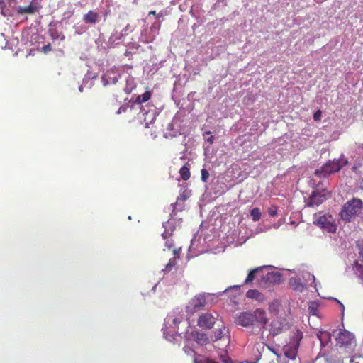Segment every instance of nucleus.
I'll return each instance as SVG.
<instances>
[{
	"mask_svg": "<svg viewBox=\"0 0 363 363\" xmlns=\"http://www.w3.org/2000/svg\"><path fill=\"white\" fill-rule=\"evenodd\" d=\"M99 15L96 11L90 10L83 16V21L86 23L94 24L98 22Z\"/></svg>",
	"mask_w": 363,
	"mask_h": 363,
	"instance_id": "4468645a",
	"label": "nucleus"
},
{
	"mask_svg": "<svg viewBox=\"0 0 363 363\" xmlns=\"http://www.w3.org/2000/svg\"><path fill=\"white\" fill-rule=\"evenodd\" d=\"M165 12L164 11H160L157 14V18H160V17H162L164 15Z\"/></svg>",
	"mask_w": 363,
	"mask_h": 363,
	"instance_id": "58836bf2",
	"label": "nucleus"
},
{
	"mask_svg": "<svg viewBox=\"0 0 363 363\" xmlns=\"http://www.w3.org/2000/svg\"><path fill=\"white\" fill-rule=\"evenodd\" d=\"M42 50L43 52L45 53H47L50 51L52 50V46H51V44L50 43H48L47 45H45L43 48H42Z\"/></svg>",
	"mask_w": 363,
	"mask_h": 363,
	"instance_id": "473e14b6",
	"label": "nucleus"
},
{
	"mask_svg": "<svg viewBox=\"0 0 363 363\" xmlns=\"http://www.w3.org/2000/svg\"><path fill=\"white\" fill-rule=\"evenodd\" d=\"M250 215L253 221H258L261 218V211L259 208H254L250 211Z\"/></svg>",
	"mask_w": 363,
	"mask_h": 363,
	"instance_id": "5701e85b",
	"label": "nucleus"
},
{
	"mask_svg": "<svg viewBox=\"0 0 363 363\" xmlns=\"http://www.w3.org/2000/svg\"><path fill=\"white\" fill-rule=\"evenodd\" d=\"M192 337L194 340L201 345H206L208 342V338L203 333L196 332L192 333Z\"/></svg>",
	"mask_w": 363,
	"mask_h": 363,
	"instance_id": "f3484780",
	"label": "nucleus"
},
{
	"mask_svg": "<svg viewBox=\"0 0 363 363\" xmlns=\"http://www.w3.org/2000/svg\"><path fill=\"white\" fill-rule=\"evenodd\" d=\"M209 177V173L206 169H203L201 170V179L206 182Z\"/></svg>",
	"mask_w": 363,
	"mask_h": 363,
	"instance_id": "c85d7f7f",
	"label": "nucleus"
},
{
	"mask_svg": "<svg viewBox=\"0 0 363 363\" xmlns=\"http://www.w3.org/2000/svg\"><path fill=\"white\" fill-rule=\"evenodd\" d=\"M157 14L156 13V11H151L149 12V15H153V16H155L157 17Z\"/></svg>",
	"mask_w": 363,
	"mask_h": 363,
	"instance_id": "a19ab883",
	"label": "nucleus"
},
{
	"mask_svg": "<svg viewBox=\"0 0 363 363\" xmlns=\"http://www.w3.org/2000/svg\"><path fill=\"white\" fill-rule=\"evenodd\" d=\"M321 116H322L321 111L320 110H318L313 114V119L315 121H319V120H320Z\"/></svg>",
	"mask_w": 363,
	"mask_h": 363,
	"instance_id": "72a5a7b5",
	"label": "nucleus"
},
{
	"mask_svg": "<svg viewBox=\"0 0 363 363\" xmlns=\"http://www.w3.org/2000/svg\"><path fill=\"white\" fill-rule=\"evenodd\" d=\"M183 317L179 311H174L169 313L164 320V326L163 333L164 337L171 341L174 340L177 334L179 324L182 321Z\"/></svg>",
	"mask_w": 363,
	"mask_h": 363,
	"instance_id": "f03ea898",
	"label": "nucleus"
},
{
	"mask_svg": "<svg viewBox=\"0 0 363 363\" xmlns=\"http://www.w3.org/2000/svg\"><path fill=\"white\" fill-rule=\"evenodd\" d=\"M162 235L164 239H168L172 235V233L164 230Z\"/></svg>",
	"mask_w": 363,
	"mask_h": 363,
	"instance_id": "f704fd0d",
	"label": "nucleus"
},
{
	"mask_svg": "<svg viewBox=\"0 0 363 363\" xmlns=\"http://www.w3.org/2000/svg\"><path fill=\"white\" fill-rule=\"evenodd\" d=\"M284 329V325L278 320L272 321L270 328V333L273 335H277L280 334Z\"/></svg>",
	"mask_w": 363,
	"mask_h": 363,
	"instance_id": "dca6fc26",
	"label": "nucleus"
},
{
	"mask_svg": "<svg viewBox=\"0 0 363 363\" xmlns=\"http://www.w3.org/2000/svg\"><path fill=\"white\" fill-rule=\"evenodd\" d=\"M302 338H303L302 332L300 331L299 330H297L294 335V340L296 342V344L299 345V342L301 340Z\"/></svg>",
	"mask_w": 363,
	"mask_h": 363,
	"instance_id": "cd10ccee",
	"label": "nucleus"
},
{
	"mask_svg": "<svg viewBox=\"0 0 363 363\" xmlns=\"http://www.w3.org/2000/svg\"><path fill=\"white\" fill-rule=\"evenodd\" d=\"M317 337L320 342L321 346H325L330 341V334L327 331H319Z\"/></svg>",
	"mask_w": 363,
	"mask_h": 363,
	"instance_id": "a211bd4d",
	"label": "nucleus"
},
{
	"mask_svg": "<svg viewBox=\"0 0 363 363\" xmlns=\"http://www.w3.org/2000/svg\"><path fill=\"white\" fill-rule=\"evenodd\" d=\"M213 140H214V137L213 136H211L209 138H208L207 141L210 143V144H212L213 143Z\"/></svg>",
	"mask_w": 363,
	"mask_h": 363,
	"instance_id": "ea45409f",
	"label": "nucleus"
},
{
	"mask_svg": "<svg viewBox=\"0 0 363 363\" xmlns=\"http://www.w3.org/2000/svg\"><path fill=\"white\" fill-rule=\"evenodd\" d=\"M328 199L325 194L318 191H313L308 199L306 206L315 207L318 206Z\"/></svg>",
	"mask_w": 363,
	"mask_h": 363,
	"instance_id": "9d476101",
	"label": "nucleus"
},
{
	"mask_svg": "<svg viewBox=\"0 0 363 363\" xmlns=\"http://www.w3.org/2000/svg\"><path fill=\"white\" fill-rule=\"evenodd\" d=\"M179 174H180L182 179L184 181H187L191 177L189 167L187 165L183 166L179 170Z\"/></svg>",
	"mask_w": 363,
	"mask_h": 363,
	"instance_id": "aec40b11",
	"label": "nucleus"
},
{
	"mask_svg": "<svg viewBox=\"0 0 363 363\" xmlns=\"http://www.w3.org/2000/svg\"><path fill=\"white\" fill-rule=\"evenodd\" d=\"M298 347V344L284 347V358L281 363H301L300 359L297 357Z\"/></svg>",
	"mask_w": 363,
	"mask_h": 363,
	"instance_id": "423d86ee",
	"label": "nucleus"
},
{
	"mask_svg": "<svg viewBox=\"0 0 363 363\" xmlns=\"http://www.w3.org/2000/svg\"><path fill=\"white\" fill-rule=\"evenodd\" d=\"M272 351L273 352V353H274L278 357H279L280 356L276 353V352L274 350H272Z\"/></svg>",
	"mask_w": 363,
	"mask_h": 363,
	"instance_id": "79ce46f5",
	"label": "nucleus"
},
{
	"mask_svg": "<svg viewBox=\"0 0 363 363\" xmlns=\"http://www.w3.org/2000/svg\"><path fill=\"white\" fill-rule=\"evenodd\" d=\"M215 335V340H216L221 339L223 337V331L221 329L216 330L215 331V335Z\"/></svg>",
	"mask_w": 363,
	"mask_h": 363,
	"instance_id": "7c9ffc66",
	"label": "nucleus"
},
{
	"mask_svg": "<svg viewBox=\"0 0 363 363\" xmlns=\"http://www.w3.org/2000/svg\"><path fill=\"white\" fill-rule=\"evenodd\" d=\"M274 277H275L274 274H273V273H268L267 274V280H270V279H273Z\"/></svg>",
	"mask_w": 363,
	"mask_h": 363,
	"instance_id": "e433bc0d",
	"label": "nucleus"
},
{
	"mask_svg": "<svg viewBox=\"0 0 363 363\" xmlns=\"http://www.w3.org/2000/svg\"><path fill=\"white\" fill-rule=\"evenodd\" d=\"M4 5H5L4 1L3 0H0V8H1V14H2L3 16H6V14L4 13V10H3V6H4Z\"/></svg>",
	"mask_w": 363,
	"mask_h": 363,
	"instance_id": "c9c22d12",
	"label": "nucleus"
},
{
	"mask_svg": "<svg viewBox=\"0 0 363 363\" xmlns=\"http://www.w3.org/2000/svg\"><path fill=\"white\" fill-rule=\"evenodd\" d=\"M290 286L296 290H299L303 288V285L300 281L299 279L297 278H291L289 279Z\"/></svg>",
	"mask_w": 363,
	"mask_h": 363,
	"instance_id": "4be33fe9",
	"label": "nucleus"
},
{
	"mask_svg": "<svg viewBox=\"0 0 363 363\" xmlns=\"http://www.w3.org/2000/svg\"><path fill=\"white\" fill-rule=\"evenodd\" d=\"M264 267H259L250 270V272L248 273L246 279L245 280V284H249L252 283V281L255 279L256 274H257L259 272H261Z\"/></svg>",
	"mask_w": 363,
	"mask_h": 363,
	"instance_id": "6ab92c4d",
	"label": "nucleus"
},
{
	"mask_svg": "<svg viewBox=\"0 0 363 363\" xmlns=\"http://www.w3.org/2000/svg\"><path fill=\"white\" fill-rule=\"evenodd\" d=\"M354 338V336L352 333L347 330L340 331L336 338L337 345H339L340 347H347L351 345Z\"/></svg>",
	"mask_w": 363,
	"mask_h": 363,
	"instance_id": "1a4fd4ad",
	"label": "nucleus"
},
{
	"mask_svg": "<svg viewBox=\"0 0 363 363\" xmlns=\"http://www.w3.org/2000/svg\"><path fill=\"white\" fill-rule=\"evenodd\" d=\"M184 352L188 354V355H191V354H195V352L193 349H191L190 347H187V346H185L184 348H183Z\"/></svg>",
	"mask_w": 363,
	"mask_h": 363,
	"instance_id": "2f4dec72",
	"label": "nucleus"
},
{
	"mask_svg": "<svg viewBox=\"0 0 363 363\" xmlns=\"http://www.w3.org/2000/svg\"><path fill=\"white\" fill-rule=\"evenodd\" d=\"M177 265V257L174 256V257L171 258L169 260V262L167 264L165 267V271L169 272L171 271L175 266Z\"/></svg>",
	"mask_w": 363,
	"mask_h": 363,
	"instance_id": "393cba45",
	"label": "nucleus"
},
{
	"mask_svg": "<svg viewBox=\"0 0 363 363\" xmlns=\"http://www.w3.org/2000/svg\"><path fill=\"white\" fill-rule=\"evenodd\" d=\"M166 246L168 247V248H172V247L173 246V243H172V240H167L166 242Z\"/></svg>",
	"mask_w": 363,
	"mask_h": 363,
	"instance_id": "4c0bfd02",
	"label": "nucleus"
},
{
	"mask_svg": "<svg viewBox=\"0 0 363 363\" xmlns=\"http://www.w3.org/2000/svg\"><path fill=\"white\" fill-rule=\"evenodd\" d=\"M50 35L52 40H56L60 38V40H65L64 35L59 33L56 29H50Z\"/></svg>",
	"mask_w": 363,
	"mask_h": 363,
	"instance_id": "b1692460",
	"label": "nucleus"
},
{
	"mask_svg": "<svg viewBox=\"0 0 363 363\" xmlns=\"http://www.w3.org/2000/svg\"><path fill=\"white\" fill-rule=\"evenodd\" d=\"M38 6L35 4H30L27 6H19L17 9V12L19 14L29 13L33 14L38 11Z\"/></svg>",
	"mask_w": 363,
	"mask_h": 363,
	"instance_id": "2eb2a0df",
	"label": "nucleus"
},
{
	"mask_svg": "<svg viewBox=\"0 0 363 363\" xmlns=\"http://www.w3.org/2000/svg\"><path fill=\"white\" fill-rule=\"evenodd\" d=\"M347 163V161L340 163L338 160H333L329 161L326 164H325L322 169H321V173L323 176H325L327 174H330L332 173L337 172L340 171V169Z\"/></svg>",
	"mask_w": 363,
	"mask_h": 363,
	"instance_id": "6e6552de",
	"label": "nucleus"
},
{
	"mask_svg": "<svg viewBox=\"0 0 363 363\" xmlns=\"http://www.w3.org/2000/svg\"><path fill=\"white\" fill-rule=\"evenodd\" d=\"M194 363H217L211 359L205 358L201 356L195 357Z\"/></svg>",
	"mask_w": 363,
	"mask_h": 363,
	"instance_id": "a878e982",
	"label": "nucleus"
},
{
	"mask_svg": "<svg viewBox=\"0 0 363 363\" xmlns=\"http://www.w3.org/2000/svg\"><path fill=\"white\" fill-rule=\"evenodd\" d=\"M216 319L217 317L211 313H202L198 319L197 325L202 328L211 329L213 327Z\"/></svg>",
	"mask_w": 363,
	"mask_h": 363,
	"instance_id": "0eeeda50",
	"label": "nucleus"
},
{
	"mask_svg": "<svg viewBox=\"0 0 363 363\" xmlns=\"http://www.w3.org/2000/svg\"><path fill=\"white\" fill-rule=\"evenodd\" d=\"M267 321L266 311L259 308L253 312L239 313L235 317V324L242 327L253 326L258 323L265 325Z\"/></svg>",
	"mask_w": 363,
	"mask_h": 363,
	"instance_id": "f257e3e1",
	"label": "nucleus"
},
{
	"mask_svg": "<svg viewBox=\"0 0 363 363\" xmlns=\"http://www.w3.org/2000/svg\"><path fill=\"white\" fill-rule=\"evenodd\" d=\"M357 246L359 250V257L363 262V240H358L357 242Z\"/></svg>",
	"mask_w": 363,
	"mask_h": 363,
	"instance_id": "bb28decb",
	"label": "nucleus"
},
{
	"mask_svg": "<svg viewBox=\"0 0 363 363\" xmlns=\"http://www.w3.org/2000/svg\"><path fill=\"white\" fill-rule=\"evenodd\" d=\"M151 98V93L150 91H145L141 95H138L136 99L138 104H142L147 101Z\"/></svg>",
	"mask_w": 363,
	"mask_h": 363,
	"instance_id": "412c9836",
	"label": "nucleus"
},
{
	"mask_svg": "<svg viewBox=\"0 0 363 363\" xmlns=\"http://www.w3.org/2000/svg\"><path fill=\"white\" fill-rule=\"evenodd\" d=\"M362 204V201L357 198L347 201L340 211L341 218L345 221H350L361 211Z\"/></svg>",
	"mask_w": 363,
	"mask_h": 363,
	"instance_id": "7ed1b4c3",
	"label": "nucleus"
},
{
	"mask_svg": "<svg viewBox=\"0 0 363 363\" xmlns=\"http://www.w3.org/2000/svg\"><path fill=\"white\" fill-rule=\"evenodd\" d=\"M119 74L116 69H110L101 77V81L104 86L114 84L118 82Z\"/></svg>",
	"mask_w": 363,
	"mask_h": 363,
	"instance_id": "9b49d317",
	"label": "nucleus"
},
{
	"mask_svg": "<svg viewBox=\"0 0 363 363\" xmlns=\"http://www.w3.org/2000/svg\"><path fill=\"white\" fill-rule=\"evenodd\" d=\"M268 213L272 216H277V208L276 206H272L268 209Z\"/></svg>",
	"mask_w": 363,
	"mask_h": 363,
	"instance_id": "c756f323",
	"label": "nucleus"
},
{
	"mask_svg": "<svg viewBox=\"0 0 363 363\" xmlns=\"http://www.w3.org/2000/svg\"><path fill=\"white\" fill-rule=\"evenodd\" d=\"M173 252H174V255H176V253H177V250H173Z\"/></svg>",
	"mask_w": 363,
	"mask_h": 363,
	"instance_id": "c03bdc74",
	"label": "nucleus"
},
{
	"mask_svg": "<svg viewBox=\"0 0 363 363\" xmlns=\"http://www.w3.org/2000/svg\"><path fill=\"white\" fill-rule=\"evenodd\" d=\"M340 303V305H341V306L342 308V310H344V308H345L344 305L342 303Z\"/></svg>",
	"mask_w": 363,
	"mask_h": 363,
	"instance_id": "37998d69",
	"label": "nucleus"
},
{
	"mask_svg": "<svg viewBox=\"0 0 363 363\" xmlns=\"http://www.w3.org/2000/svg\"><path fill=\"white\" fill-rule=\"evenodd\" d=\"M326 363H344L340 352L337 350H331L324 355Z\"/></svg>",
	"mask_w": 363,
	"mask_h": 363,
	"instance_id": "f8f14e48",
	"label": "nucleus"
},
{
	"mask_svg": "<svg viewBox=\"0 0 363 363\" xmlns=\"http://www.w3.org/2000/svg\"><path fill=\"white\" fill-rule=\"evenodd\" d=\"M361 147L363 149V144L361 145Z\"/></svg>",
	"mask_w": 363,
	"mask_h": 363,
	"instance_id": "a18cd8bd",
	"label": "nucleus"
},
{
	"mask_svg": "<svg viewBox=\"0 0 363 363\" xmlns=\"http://www.w3.org/2000/svg\"><path fill=\"white\" fill-rule=\"evenodd\" d=\"M246 296L248 298L256 300L259 302L265 301V296L257 289H250L246 293Z\"/></svg>",
	"mask_w": 363,
	"mask_h": 363,
	"instance_id": "ddd939ff",
	"label": "nucleus"
},
{
	"mask_svg": "<svg viewBox=\"0 0 363 363\" xmlns=\"http://www.w3.org/2000/svg\"><path fill=\"white\" fill-rule=\"evenodd\" d=\"M313 223L328 233H335L337 230L335 220L329 213L315 215Z\"/></svg>",
	"mask_w": 363,
	"mask_h": 363,
	"instance_id": "20e7f679",
	"label": "nucleus"
},
{
	"mask_svg": "<svg viewBox=\"0 0 363 363\" xmlns=\"http://www.w3.org/2000/svg\"><path fill=\"white\" fill-rule=\"evenodd\" d=\"M210 296L208 294H201L192 298L187 306V311L194 313L202 310L207 304V298Z\"/></svg>",
	"mask_w": 363,
	"mask_h": 363,
	"instance_id": "39448f33",
	"label": "nucleus"
}]
</instances>
